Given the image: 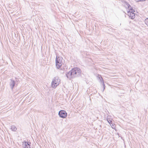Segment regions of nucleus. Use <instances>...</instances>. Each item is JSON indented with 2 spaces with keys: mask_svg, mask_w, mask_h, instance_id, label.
<instances>
[{
  "mask_svg": "<svg viewBox=\"0 0 148 148\" xmlns=\"http://www.w3.org/2000/svg\"><path fill=\"white\" fill-rule=\"evenodd\" d=\"M15 82L12 80H11L10 83V87L12 89L15 85Z\"/></svg>",
  "mask_w": 148,
  "mask_h": 148,
  "instance_id": "6e6552de",
  "label": "nucleus"
},
{
  "mask_svg": "<svg viewBox=\"0 0 148 148\" xmlns=\"http://www.w3.org/2000/svg\"><path fill=\"white\" fill-rule=\"evenodd\" d=\"M63 58L61 57H56V66L57 69L60 68L62 64Z\"/></svg>",
  "mask_w": 148,
  "mask_h": 148,
  "instance_id": "7ed1b4c3",
  "label": "nucleus"
},
{
  "mask_svg": "<svg viewBox=\"0 0 148 148\" xmlns=\"http://www.w3.org/2000/svg\"><path fill=\"white\" fill-rule=\"evenodd\" d=\"M107 121L109 123H110H110H112L111 122H112V121H111L108 120V119H107Z\"/></svg>",
  "mask_w": 148,
  "mask_h": 148,
  "instance_id": "4468645a",
  "label": "nucleus"
},
{
  "mask_svg": "<svg viewBox=\"0 0 148 148\" xmlns=\"http://www.w3.org/2000/svg\"><path fill=\"white\" fill-rule=\"evenodd\" d=\"M124 6L127 9V14L131 19H134L135 17V11L130 5L127 2H125Z\"/></svg>",
  "mask_w": 148,
  "mask_h": 148,
  "instance_id": "f257e3e1",
  "label": "nucleus"
},
{
  "mask_svg": "<svg viewBox=\"0 0 148 148\" xmlns=\"http://www.w3.org/2000/svg\"><path fill=\"white\" fill-rule=\"evenodd\" d=\"M99 78L100 79V81L101 83L102 84V85L104 87V89L105 88V85L104 83V81L103 79V78L101 77V76H100L99 75Z\"/></svg>",
  "mask_w": 148,
  "mask_h": 148,
  "instance_id": "1a4fd4ad",
  "label": "nucleus"
},
{
  "mask_svg": "<svg viewBox=\"0 0 148 148\" xmlns=\"http://www.w3.org/2000/svg\"><path fill=\"white\" fill-rule=\"evenodd\" d=\"M31 143L24 141L22 143V146L23 148H30Z\"/></svg>",
  "mask_w": 148,
  "mask_h": 148,
  "instance_id": "423d86ee",
  "label": "nucleus"
},
{
  "mask_svg": "<svg viewBox=\"0 0 148 148\" xmlns=\"http://www.w3.org/2000/svg\"><path fill=\"white\" fill-rule=\"evenodd\" d=\"M11 129L12 130L14 131H16V130L17 128L14 125H12L11 126Z\"/></svg>",
  "mask_w": 148,
  "mask_h": 148,
  "instance_id": "9d476101",
  "label": "nucleus"
},
{
  "mask_svg": "<svg viewBox=\"0 0 148 148\" xmlns=\"http://www.w3.org/2000/svg\"><path fill=\"white\" fill-rule=\"evenodd\" d=\"M71 71L74 77L79 75L81 72V70L78 68H75L72 69Z\"/></svg>",
  "mask_w": 148,
  "mask_h": 148,
  "instance_id": "20e7f679",
  "label": "nucleus"
},
{
  "mask_svg": "<svg viewBox=\"0 0 148 148\" xmlns=\"http://www.w3.org/2000/svg\"><path fill=\"white\" fill-rule=\"evenodd\" d=\"M58 115L60 117L65 119L67 117V114L65 110H62L59 112Z\"/></svg>",
  "mask_w": 148,
  "mask_h": 148,
  "instance_id": "39448f33",
  "label": "nucleus"
},
{
  "mask_svg": "<svg viewBox=\"0 0 148 148\" xmlns=\"http://www.w3.org/2000/svg\"><path fill=\"white\" fill-rule=\"evenodd\" d=\"M137 2H143L146 1L147 0H135Z\"/></svg>",
  "mask_w": 148,
  "mask_h": 148,
  "instance_id": "ddd939ff",
  "label": "nucleus"
},
{
  "mask_svg": "<svg viewBox=\"0 0 148 148\" xmlns=\"http://www.w3.org/2000/svg\"><path fill=\"white\" fill-rule=\"evenodd\" d=\"M66 76L67 78L69 79H71L74 77L71 71H70L67 73L66 75Z\"/></svg>",
  "mask_w": 148,
  "mask_h": 148,
  "instance_id": "0eeeda50",
  "label": "nucleus"
},
{
  "mask_svg": "<svg viewBox=\"0 0 148 148\" xmlns=\"http://www.w3.org/2000/svg\"><path fill=\"white\" fill-rule=\"evenodd\" d=\"M61 80L58 77H54L51 83V87L53 88H56L57 87L60 83Z\"/></svg>",
  "mask_w": 148,
  "mask_h": 148,
  "instance_id": "f03ea898",
  "label": "nucleus"
},
{
  "mask_svg": "<svg viewBox=\"0 0 148 148\" xmlns=\"http://www.w3.org/2000/svg\"><path fill=\"white\" fill-rule=\"evenodd\" d=\"M145 22L146 25L148 26V18L145 19Z\"/></svg>",
  "mask_w": 148,
  "mask_h": 148,
  "instance_id": "9b49d317",
  "label": "nucleus"
},
{
  "mask_svg": "<svg viewBox=\"0 0 148 148\" xmlns=\"http://www.w3.org/2000/svg\"><path fill=\"white\" fill-rule=\"evenodd\" d=\"M110 125L113 129H115L116 126L115 125L112 124V125Z\"/></svg>",
  "mask_w": 148,
  "mask_h": 148,
  "instance_id": "f8f14e48",
  "label": "nucleus"
}]
</instances>
